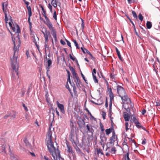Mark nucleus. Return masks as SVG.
<instances>
[{
	"label": "nucleus",
	"instance_id": "1",
	"mask_svg": "<svg viewBox=\"0 0 160 160\" xmlns=\"http://www.w3.org/2000/svg\"><path fill=\"white\" fill-rule=\"evenodd\" d=\"M18 48H14V52L12 58H11V67L12 70V78L13 79H16L19 78L18 76V62L17 61L18 57Z\"/></svg>",
	"mask_w": 160,
	"mask_h": 160
},
{
	"label": "nucleus",
	"instance_id": "44",
	"mask_svg": "<svg viewBox=\"0 0 160 160\" xmlns=\"http://www.w3.org/2000/svg\"><path fill=\"white\" fill-rule=\"evenodd\" d=\"M4 3H5L4 2L2 3V10L4 13H6L7 12L6 9L5 8H4Z\"/></svg>",
	"mask_w": 160,
	"mask_h": 160
},
{
	"label": "nucleus",
	"instance_id": "61",
	"mask_svg": "<svg viewBox=\"0 0 160 160\" xmlns=\"http://www.w3.org/2000/svg\"><path fill=\"white\" fill-rule=\"evenodd\" d=\"M68 82L69 83L71 84V82L70 80V76H68V78L67 79V82Z\"/></svg>",
	"mask_w": 160,
	"mask_h": 160
},
{
	"label": "nucleus",
	"instance_id": "36",
	"mask_svg": "<svg viewBox=\"0 0 160 160\" xmlns=\"http://www.w3.org/2000/svg\"><path fill=\"white\" fill-rule=\"evenodd\" d=\"M127 138L129 140V142L131 143H136L134 139H132V138L127 137Z\"/></svg>",
	"mask_w": 160,
	"mask_h": 160
},
{
	"label": "nucleus",
	"instance_id": "25",
	"mask_svg": "<svg viewBox=\"0 0 160 160\" xmlns=\"http://www.w3.org/2000/svg\"><path fill=\"white\" fill-rule=\"evenodd\" d=\"M152 26V23L149 21H147L146 23V27L147 28L150 29Z\"/></svg>",
	"mask_w": 160,
	"mask_h": 160
},
{
	"label": "nucleus",
	"instance_id": "53",
	"mask_svg": "<svg viewBox=\"0 0 160 160\" xmlns=\"http://www.w3.org/2000/svg\"><path fill=\"white\" fill-rule=\"evenodd\" d=\"M152 65H153V70L156 72V74L158 75V71L155 69V68L154 65V64H153Z\"/></svg>",
	"mask_w": 160,
	"mask_h": 160
},
{
	"label": "nucleus",
	"instance_id": "64",
	"mask_svg": "<svg viewBox=\"0 0 160 160\" xmlns=\"http://www.w3.org/2000/svg\"><path fill=\"white\" fill-rule=\"evenodd\" d=\"M11 116V114H9L8 115H5L4 117V119L7 118L8 117L10 116Z\"/></svg>",
	"mask_w": 160,
	"mask_h": 160
},
{
	"label": "nucleus",
	"instance_id": "27",
	"mask_svg": "<svg viewBox=\"0 0 160 160\" xmlns=\"http://www.w3.org/2000/svg\"><path fill=\"white\" fill-rule=\"evenodd\" d=\"M51 3L52 5L54 7L56 8L57 6V0H52Z\"/></svg>",
	"mask_w": 160,
	"mask_h": 160
},
{
	"label": "nucleus",
	"instance_id": "54",
	"mask_svg": "<svg viewBox=\"0 0 160 160\" xmlns=\"http://www.w3.org/2000/svg\"><path fill=\"white\" fill-rule=\"evenodd\" d=\"M146 138H144L142 142V144L143 145L145 144L146 143Z\"/></svg>",
	"mask_w": 160,
	"mask_h": 160
},
{
	"label": "nucleus",
	"instance_id": "45",
	"mask_svg": "<svg viewBox=\"0 0 160 160\" xmlns=\"http://www.w3.org/2000/svg\"><path fill=\"white\" fill-rule=\"evenodd\" d=\"M106 113L104 112H102V116L103 119H105L106 118Z\"/></svg>",
	"mask_w": 160,
	"mask_h": 160
},
{
	"label": "nucleus",
	"instance_id": "33",
	"mask_svg": "<svg viewBox=\"0 0 160 160\" xmlns=\"http://www.w3.org/2000/svg\"><path fill=\"white\" fill-rule=\"evenodd\" d=\"M73 41L74 43L75 44V45L76 47V48L77 49H79L80 48H79V47L78 45V44L77 43L76 41L75 40H73Z\"/></svg>",
	"mask_w": 160,
	"mask_h": 160
},
{
	"label": "nucleus",
	"instance_id": "62",
	"mask_svg": "<svg viewBox=\"0 0 160 160\" xmlns=\"http://www.w3.org/2000/svg\"><path fill=\"white\" fill-rule=\"evenodd\" d=\"M60 43L63 45H64L66 44L65 42L62 39L60 40Z\"/></svg>",
	"mask_w": 160,
	"mask_h": 160
},
{
	"label": "nucleus",
	"instance_id": "29",
	"mask_svg": "<svg viewBox=\"0 0 160 160\" xmlns=\"http://www.w3.org/2000/svg\"><path fill=\"white\" fill-rule=\"evenodd\" d=\"M97 154L99 155V153H101L102 155H104V153L102 152V150L101 148H97Z\"/></svg>",
	"mask_w": 160,
	"mask_h": 160
},
{
	"label": "nucleus",
	"instance_id": "42",
	"mask_svg": "<svg viewBox=\"0 0 160 160\" xmlns=\"http://www.w3.org/2000/svg\"><path fill=\"white\" fill-rule=\"evenodd\" d=\"M9 25L10 26V27L12 28V30H13V31L15 32V28L12 26V24L10 22H9Z\"/></svg>",
	"mask_w": 160,
	"mask_h": 160
},
{
	"label": "nucleus",
	"instance_id": "23",
	"mask_svg": "<svg viewBox=\"0 0 160 160\" xmlns=\"http://www.w3.org/2000/svg\"><path fill=\"white\" fill-rule=\"evenodd\" d=\"M76 80L75 81V82L76 85L77 87H78L80 86V84L81 83V81L79 77L75 79Z\"/></svg>",
	"mask_w": 160,
	"mask_h": 160
},
{
	"label": "nucleus",
	"instance_id": "5",
	"mask_svg": "<svg viewBox=\"0 0 160 160\" xmlns=\"http://www.w3.org/2000/svg\"><path fill=\"white\" fill-rule=\"evenodd\" d=\"M16 27L17 28V29L16 32L17 33V34L16 33V34L17 35L16 38H14L12 34H11L12 40L14 44V48H13L14 51V48H18V51L19 50V48L21 43L19 35V33H20L21 31L19 25L18 24L16 25Z\"/></svg>",
	"mask_w": 160,
	"mask_h": 160
},
{
	"label": "nucleus",
	"instance_id": "35",
	"mask_svg": "<svg viewBox=\"0 0 160 160\" xmlns=\"http://www.w3.org/2000/svg\"><path fill=\"white\" fill-rule=\"evenodd\" d=\"M92 76H93V79L94 80V82L95 83H98V80L97 79L96 76L95 75H92Z\"/></svg>",
	"mask_w": 160,
	"mask_h": 160
},
{
	"label": "nucleus",
	"instance_id": "26",
	"mask_svg": "<svg viewBox=\"0 0 160 160\" xmlns=\"http://www.w3.org/2000/svg\"><path fill=\"white\" fill-rule=\"evenodd\" d=\"M123 117L124 118L125 120L126 121H129V117L128 113L124 114L123 115Z\"/></svg>",
	"mask_w": 160,
	"mask_h": 160
},
{
	"label": "nucleus",
	"instance_id": "32",
	"mask_svg": "<svg viewBox=\"0 0 160 160\" xmlns=\"http://www.w3.org/2000/svg\"><path fill=\"white\" fill-rule=\"evenodd\" d=\"M135 124L136 126L138 128H140L142 127L140 123L138 121H137V122Z\"/></svg>",
	"mask_w": 160,
	"mask_h": 160
},
{
	"label": "nucleus",
	"instance_id": "15",
	"mask_svg": "<svg viewBox=\"0 0 160 160\" xmlns=\"http://www.w3.org/2000/svg\"><path fill=\"white\" fill-rule=\"evenodd\" d=\"M57 104L58 108L60 109L61 112L63 113H64L65 111L63 105V104H60L58 101L57 102Z\"/></svg>",
	"mask_w": 160,
	"mask_h": 160
},
{
	"label": "nucleus",
	"instance_id": "13",
	"mask_svg": "<svg viewBox=\"0 0 160 160\" xmlns=\"http://www.w3.org/2000/svg\"><path fill=\"white\" fill-rule=\"evenodd\" d=\"M86 127L87 128L88 132L91 133L92 135L94 132V130L92 128V126L90 124H87Z\"/></svg>",
	"mask_w": 160,
	"mask_h": 160
},
{
	"label": "nucleus",
	"instance_id": "37",
	"mask_svg": "<svg viewBox=\"0 0 160 160\" xmlns=\"http://www.w3.org/2000/svg\"><path fill=\"white\" fill-rule=\"evenodd\" d=\"M132 14L133 15V17L135 18H136V19H137L138 17H137V14L136 13V12L134 11H132Z\"/></svg>",
	"mask_w": 160,
	"mask_h": 160
},
{
	"label": "nucleus",
	"instance_id": "10",
	"mask_svg": "<svg viewBox=\"0 0 160 160\" xmlns=\"http://www.w3.org/2000/svg\"><path fill=\"white\" fill-rule=\"evenodd\" d=\"M44 35L45 39V42L48 43V37L51 36V35L49 31L46 28H45V34Z\"/></svg>",
	"mask_w": 160,
	"mask_h": 160
},
{
	"label": "nucleus",
	"instance_id": "48",
	"mask_svg": "<svg viewBox=\"0 0 160 160\" xmlns=\"http://www.w3.org/2000/svg\"><path fill=\"white\" fill-rule=\"evenodd\" d=\"M48 7L49 9L50 10V11L51 12H52V5L49 3L48 5Z\"/></svg>",
	"mask_w": 160,
	"mask_h": 160
},
{
	"label": "nucleus",
	"instance_id": "8",
	"mask_svg": "<svg viewBox=\"0 0 160 160\" xmlns=\"http://www.w3.org/2000/svg\"><path fill=\"white\" fill-rule=\"evenodd\" d=\"M76 133V131L73 130H71L70 135L69 136L70 140L72 143H75V140L76 138L75 136V134Z\"/></svg>",
	"mask_w": 160,
	"mask_h": 160
},
{
	"label": "nucleus",
	"instance_id": "14",
	"mask_svg": "<svg viewBox=\"0 0 160 160\" xmlns=\"http://www.w3.org/2000/svg\"><path fill=\"white\" fill-rule=\"evenodd\" d=\"M70 125L71 128V130H73L74 131L76 130V124L75 122H73L72 120V119L70 120Z\"/></svg>",
	"mask_w": 160,
	"mask_h": 160
},
{
	"label": "nucleus",
	"instance_id": "24",
	"mask_svg": "<svg viewBox=\"0 0 160 160\" xmlns=\"http://www.w3.org/2000/svg\"><path fill=\"white\" fill-rule=\"evenodd\" d=\"M122 103L123 104V105H122L123 107L128 112H130V109L129 107H126V106L125 104H124L125 103Z\"/></svg>",
	"mask_w": 160,
	"mask_h": 160
},
{
	"label": "nucleus",
	"instance_id": "6",
	"mask_svg": "<svg viewBox=\"0 0 160 160\" xmlns=\"http://www.w3.org/2000/svg\"><path fill=\"white\" fill-rule=\"evenodd\" d=\"M49 152L53 157L54 160H64L61 158L60 156V152H58V156L56 153V149L54 148V150L51 149L48 150Z\"/></svg>",
	"mask_w": 160,
	"mask_h": 160
},
{
	"label": "nucleus",
	"instance_id": "21",
	"mask_svg": "<svg viewBox=\"0 0 160 160\" xmlns=\"http://www.w3.org/2000/svg\"><path fill=\"white\" fill-rule=\"evenodd\" d=\"M127 139H124V141L122 143V145L123 146H125L126 148L127 149V150H129V148L128 146L127 145Z\"/></svg>",
	"mask_w": 160,
	"mask_h": 160
},
{
	"label": "nucleus",
	"instance_id": "30",
	"mask_svg": "<svg viewBox=\"0 0 160 160\" xmlns=\"http://www.w3.org/2000/svg\"><path fill=\"white\" fill-rule=\"evenodd\" d=\"M85 110H86V111H87L88 112V114L90 115L91 118H93L94 120L96 119L92 115V114H91V112H89V111L88 109L86 108L85 109Z\"/></svg>",
	"mask_w": 160,
	"mask_h": 160
},
{
	"label": "nucleus",
	"instance_id": "46",
	"mask_svg": "<svg viewBox=\"0 0 160 160\" xmlns=\"http://www.w3.org/2000/svg\"><path fill=\"white\" fill-rule=\"evenodd\" d=\"M53 18L56 20H57V14L55 11H54V12L53 13Z\"/></svg>",
	"mask_w": 160,
	"mask_h": 160
},
{
	"label": "nucleus",
	"instance_id": "19",
	"mask_svg": "<svg viewBox=\"0 0 160 160\" xmlns=\"http://www.w3.org/2000/svg\"><path fill=\"white\" fill-rule=\"evenodd\" d=\"M116 52L117 53V54L118 55V57L119 59L120 60H121V61H123V59L122 58V57H121V56L120 55V52L118 50V49H117V48H116Z\"/></svg>",
	"mask_w": 160,
	"mask_h": 160
},
{
	"label": "nucleus",
	"instance_id": "18",
	"mask_svg": "<svg viewBox=\"0 0 160 160\" xmlns=\"http://www.w3.org/2000/svg\"><path fill=\"white\" fill-rule=\"evenodd\" d=\"M69 57H70V58L71 59H72L73 61H75L77 63V65H79L78 60L74 56H73V57H72L71 54H69Z\"/></svg>",
	"mask_w": 160,
	"mask_h": 160
},
{
	"label": "nucleus",
	"instance_id": "17",
	"mask_svg": "<svg viewBox=\"0 0 160 160\" xmlns=\"http://www.w3.org/2000/svg\"><path fill=\"white\" fill-rule=\"evenodd\" d=\"M114 131L113 127H111L107 129L106 130V134L107 135H108L112 131Z\"/></svg>",
	"mask_w": 160,
	"mask_h": 160
},
{
	"label": "nucleus",
	"instance_id": "63",
	"mask_svg": "<svg viewBox=\"0 0 160 160\" xmlns=\"http://www.w3.org/2000/svg\"><path fill=\"white\" fill-rule=\"evenodd\" d=\"M85 50L86 51V53H87L89 55H91V54L89 51L87 49H85Z\"/></svg>",
	"mask_w": 160,
	"mask_h": 160
},
{
	"label": "nucleus",
	"instance_id": "34",
	"mask_svg": "<svg viewBox=\"0 0 160 160\" xmlns=\"http://www.w3.org/2000/svg\"><path fill=\"white\" fill-rule=\"evenodd\" d=\"M73 76V79H75L77 78L78 77L77 76V73L76 72L72 73Z\"/></svg>",
	"mask_w": 160,
	"mask_h": 160
},
{
	"label": "nucleus",
	"instance_id": "43",
	"mask_svg": "<svg viewBox=\"0 0 160 160\" xmlns=\"http://www.w3.org/2000/svg\"><path fill=\"white\" fill-rule=\"evenodd\" d=\"M138 18H139V19L140 21H142L143 19V17L141 13H140L138 15Z\"/></svg>",
	"mask_w": 160,
	"mask_h": 160
},
{
	"label": "nucleus",
	"instance_id": "22",
	"mask_svg": "<svg viewBox=\"0 0 160 160\" xmlns=\"http://www.w3.org/2000/svg\"><path fill=\"white\" fill-rule=\"evenodd\" d=\"M129 150L128 151V152H127L126 154L124 155V158L125 160H131L130 159L129 157Z\"/></svg>",
	"mask_w": 160,
	"mask_h": 160
},
{
	"label": "nucleus",
	"instance_id": "11",
	"mask_svg": "<svg viewBox=\"0 0 160 160\" xmlns=\"http://www.w3.org/2000/svg\"><path fill=\"white\" fill-rule=\"evenodd\" d=\"M116 139H117V135H116L115 132L114 131H113L112 136L110 138V139L109 143L111 144L113 143L116 141Z\"/></svg>",
	"mask_w": 160,
	"mask_h": 160
},
{
	"label": "nucleus",
	"instance_id": "12",
	"mask_svg": "<svg viewBox=\"0 0 160 160\" xmlns=\"http://www.w3.org/2000/svg\"><path fill=\"white\" fill-rule=\"evenodd\" d=\"M67 146V152L70 155H71L72 156H74L75 155V153L72 150V148L71 146L69 145V144L68 143H66Z\"/></svg>",
	"mask_w": 160,
	"mask_h": 160
},
{
	"label": "nucleus",
	"instance_id": "58",
	"mask_svg": "<svg viewBox=\"0 0 160 160\" xmlns=\"http://www.w3.org/2000/svg\"><path fill=\"white\" fill-rule=\"evenodd\" d=\"M81 50H82L83 52L84 53V54L86 53V51L85 49H86V48H84L81 47Z\"/></svg>",
	"mask_w": 160,
	"mask_h": 160
},
{
	"label": "nucleus",
	"instance_id": "40",
	"mask_svg": "<svg viewBox=\"0 0 160 160\" xmlns=\"http://www.w3.org/2000/svg\"><path fill=\"white\" fill-rule=\"evenodd\" d=\"M100 126L102 131L103 132L104 130V129L103 124L101 122L100 123Z\"/></svg>",
	"mask_w": 160,
	"mask_h": 160
},
{
	"label": "nucleus",
	"instance_id": "59",
	"mask_svg": "<svg viewBox=\"0 0 160 160\" xmlns=\"http://www.w3.org/2000/svg\"><path fill=\"white\" fill-rule=\"evenodd\" d=\"M22 106L24 108V109L26 111H28V110L27 107L24 104V103L22 104Z\"/></svg>",
	"mask_w": 160,
	"mask_h": 160
},
{
	"label": "nucleus",
	"instance_id": "4",
	"mask_svg": "<svg viewBox=\"0 0 160 160\" xmlns=\"http://www.w3.org/2000/svg\"><path fill=\"white\" fill-rule=\"evenodd\" d=\"M42 15L44 17L45 19L46 20V22H45V24L48 26L49 30L51 31V33L54 38L55 41L57 40V32L55 28L52 26V23L50 22L49 18L47 17L46 14V12L45 10L42 11Z\"/></svg>",
	"mask_w": 160,
	"mask_h": 160
},
{
	"label": "nucleus",
	"instance_id": "55",
	"mask_svg": "<svg viewBox=\"0 0 160 160\" xmlns=\"http://www.w3.org/2000/svg\"><path fill=\"white\" fill-rule=\"evenodd\" d=\"M26 55L27 56V58L30 57V56L29 55V52L28 50H27L26 52Z\"/></svg>",
	"mask_w": 160,
	"mask_h": 160
},
{
	"label": "nucleus",
	"instance_id": "57",
	"mask_svg": "<svg viewBox=\"0 0 160 160\" xmlns=\"http://www.w3.org/2000/svg\"><path fill=\"white\" fill-rule=\"evenodd\" d=\"M81 75L83 78V79L84 80L86 83H87V82H86L87 80L85 79V77L82 72H81Z\"/></svg>",
	"mask_w": 160,
	"mask_h": 160
},
{
	"label": "nucleus",
	"instance_id": "31",
	"mask_svg": "<svg viewBox=\"0 0 160 160\" xmlns=\"http://www.w3.org/2000/svg\"><path fill=\"white\" fill-rule=\"evenodd\" d=\"M69 67L70 70L72 72V73L75 72V70L74 68L73 67H72L70 65H69Z\"/></svg>",
	"mask_w": 160,
	"mask_h": 160
},
{
	"label": "nucleus",
	"instance_id": "50",
	"mask_svg": "<svg viewBox=\"0 0 160 160\" xmlns=\"http://www.w3.org/2000/svg\"><path fill=\"white\" fill-rule=\"evenodd\" d=\"M66 88L68 89V90L69 92H71V90L70 89V88L69 87V86L68 85V82H67V85H66Z\"/></svg>",
	"mask_w": 160,
	"mask_h": 160
},
{
	"label": "nucleus",
	"instance_id": "41",
	"mask_svg": "<svg viewBox=\"0 0 160 160\" xmlns=\"http://www.w3.org/2000/svg\"><path fill=\"white\" fill-rule=\"evenodd\" d=\"M4 13L5 14V20L6 23H8V17H7V12Z\"/></svg>",
	"mask_w": 160,
	"mask_h": 160
},
{
	"label": "nucleus",
	"instance_id": "28",
	"mask_svg": "<svg viewBox=\"0 0 160 160\" xmlns=\"http://www.w3.org/2000/svg\"><path fill=\"white\" fill-rule=\"evenodd\" d=\"M33 42L34 43L35 45L36 46L37 49L39 50V46L37 44V42L35 39V37H33Z\"/></svg>",
	"mask_w": 160,
	"mask_h": 160
},
{
	"label": "nucleus",
	"instance_id": "7",
	"mask_svg": "<svg viewBox=\"0 0 160 160\" xmlns=\"http://www.w3.org/2000/svg\"><path fill=\"white\" fill-rule=\"evenodd\" d=\"M108 91L109 92V94L110 97V102H109V110H111L112 108V101L113 99L114 96L112 92V89L111 88H109L108 86Z\"/></svg>",
	"mask_w": 160,
	"mask_h": 160
},
{
	"label": "nucleus",
	"instance_id": "60",
	"mask_svg": "<svg viewBox=\"0 0 160 160\" xmlns=\"http://www.w3.org/2000/svg\"><path fill=\"white\" fill-rule=\"evenodd\" d=\"M82 23L81 24V26L82 27V29H83L84 28V21L82 19Z\"/></svg>",
	"mask_w": 160,
	"mask_h": 160
},
{
	"label": "nucleus",
	"instance_id": "49",
	"mask_svg": "<svg viewBox=\"0 0 160 160\" xmlns=\"http://www.w3.org/2000/svg\"><path fill=\"white\" fill-rule=\"evenodd\" d=\"M116 151V148L115 147H113L111 150V152H114V153H115V152Z\"/></svg>",
	"mask_w": 160,
	"mask_h": 160
},
{
	"label": "nucleus",
	"instance_id": "47",
	"mask_svg": "<svg viewBox=\"0 0 160 160\" xmlns=\"http://www.w3.org/2000/svg\"><path fill=\"white\" fill-rule=\"evenodd\" d=\"M133 121L135 123H136L137 121H138V120L136 119V118L135 117H133Z\"/></svg>",
	"mask_w": 160,
	"mask_h": 160
},
{
	"label": "nucleus",
	"instance_id": "9",
	"mask_svg": "<svg viewBox=\"0 0 160 160\" xmlns=\"http://www.w3.org/2000/svg\"><path fill=\"white\" fill-rule=\"evenodd\" d=\"M85 119L83 118L82 119L80 118L78 122V123L79 126V128L80 129H81L84 127L85 125V122L84 121Z\"/></svg>",
	"mask_w": 160,
	"mask_h": 160
},
{
	"label": "nucleus",
	"instance_id": "38",
	"mask_svg": "<svg viewBox=\"0 0 160 160\" xmlns=\"http://www.w3.org/2000/svg\"><path fill=\"white\" fill-rule=\"evenodd\" d=\"M52 62V61L51 60L49 59H48L47 63L48 64V66L47 67L49 68V67L51 65Z\"/></svg>",
	"mask_w": 160,
	"mask_h": 160
},
{
	"label": "nucleus",
	"instance_id": "51",
	"mask_svg": "<svg viewBox=\"0 0 160 160\" xmlns=\"http://www.w3.org/2000/svg\"><path fill=\"white\" fill-rule=\"evenodd\" d=\"M66 41L67 42V45L70 48H71V45L70 42L67 39H66Z\"/></svg>",
	"mask_w": 160,
	"mask_h": 160
},
{
	"label": "nucleus",
	"instance_id": "2",
	"mask_svg": "<svg viewBox=\"0 0 160 160\" xmlns=\"http://www.w3.org/2000/svg\"><path fill=\"white\" fill-rule=\"evenodd\" d=\"M117 88L119 96L122 100V103H125L126 102L128 104H131V102L130 99L126 93L124 88L119 85L117 86Z\"/></svg>",
	"mask_w": 160,
	"mask_h": 160
},
{
	"label": "nucleus",
	"instance_id": "20",
	"mask_svg": "<svg viewBox=\"0 0 160 160\" xmlns=\"http://www.w3.org/2000/svg\"><path fill=\"white\" fill-rule=\"evenodd\" d=\"M10 158L12 160H18V157L16 155H14L12 154L10 155Z\"/></svg>",
	"mask_w": 160,
	"mask_h": 160
},
{
	"label": "nucleus",
	"instance_id": "16",
	"mask_svg": "<svg viewBox=\"0 0 160 160\" xmlns=\"http://www.w3.org/2000/svg\"><path fill=\"white\" fill-rule=\"evenodd\" d=\"M24 142L25 144V145L28 148H32V146L30 144V143L29 142L27 138H25L24 139Z\"/></svg>",
	"mask_w": 160,
	"mask_h": 160
},
{
	"label": "nucleus",
	"instance_id": "52",
	"mask_svg": "<svg viewBox=\"0 0 160 160\" xmlns=\"http://www.w3.org/2000/svg\"><path fill=\"white\" fill-rule=\"evenodd\" d=\"M140 26V28L142 30V31H143V32L144 33H146V31H145V30H147L146 28H145V29H144L143 27L141 26Z\"/></svg>",
	"mask_w": 160,
	"mask_h": 160
},
{
	"label": "nucleus",
	"instance_id": "39",
	"mask_svg": "<svg viewBox=\"0 0 160 160\" xmlns=\"http://www.w3.org/2000/svg\"><path fill=\"white\" fill-rule=\"evenodd\" d=\"M6 148V145H3L2 146V152H4L5 153H6V151H5Z\"/></svg>",
	"mask_w": 160,
	"mask_h": 160
},
{
	"label": "nucleus",
	"instance_id": "56",
	"mask_svg": "<svg viewBox=\"0 0 160 160\" xmlns=\"http://www.w3.org/2000/svg\"><path fill=\"white\" fill-rule=\"evenodd\" d=\"M28 17H31L32 15V11L31 10L28 11Z\"/></svg>",
	"mask_w": 160,
	"mask_h": 160
},
{
	"label": "nucleus",
	"instance_id": "3",
	"mask_svg": "<svg viewBox=\"0 0 160 160\" xmlns=\"http://www.w3.org/2000/svg\"><path fill=\"white\" fill-rule=\"evenodd\" d=\"M52 127V124L51 123L49 125V128L46 135V142L47 145L48 150L51 149L54 150V148H55L53 145V143L52 141V132L51 131V128Z\"/></svg>",
	"mask_w": 160,
	"mask_h": 160
}]
</instances>
